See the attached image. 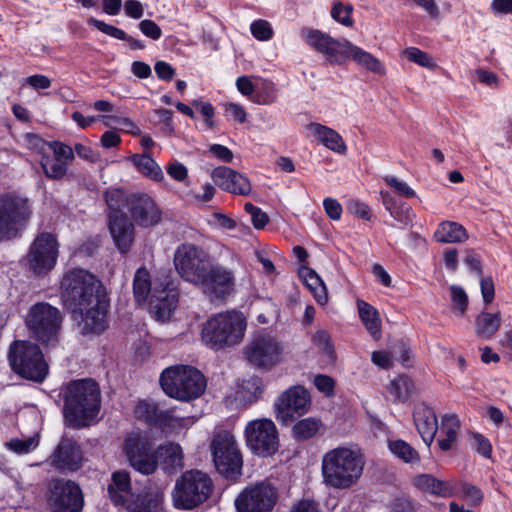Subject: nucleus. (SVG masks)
I'll use <instances>...</instances> for the list:
<instances>
[{"mask_svg":"<svg viewBox=\"0 0 512 512\" xmlns=\"http://www.w3.org/2000/svg\"><path fill=\"white\" fill-rule=\"evenodd\" d=\"M198 285L211 297L225 299L235 291V273L232 269L222 265H209L203 276V280H201Z\"/></svg>","mask_w":512,"mask_h":512,"instance_id":"aec40b11","label":"nucleus"},{"mask_svg":"<svg viewBox=\"0 0 512 512\" xmlns=\"http://www.w3.org/2000/svg\"><path fill=\"white\" fill-rule=\"evenodd\" d=\"M311 407L309 391L302 385L291 386L283 391L274 403L277 421L288 425L306 414Z\"/></svg>","mask_w":512,"mask_h":512,"instance_id":"ddd939ff","label":"nucleus"},{"mask_svg":"<svg viewBox=\"0 0 512 512\" xmlns=\"http://www.w3.org/2000/svg\"><path fill=\"white\" fill-rule=\"evenodd\" d=\"M123 452L130 465L142 474H152L157 468V454L152 450L150 440L141 434L132 433L123 444Z\"/></svg>","mask_w":512,"mask_h":512,"instance_id":"a211bd4d","label":"nucleus"},{"mask_svg":"<svg viewBox=\"0 0 512 512\" xmlns=\"http://www.w3.org/2000/svg\"><path fill=\"white\" fill-rule=\"evenodd\" d=\"M60 291L63 304L71 311L86 303L97 302L100 296L106 295L97 277L81 268L67 270L62 277Z\"/></svg>","mask_w":512,"mask_h":512,"instance_id":"39448f33","label":"nucleus"},{"mask_svg":"<svg viewBox=\"0 0 512 512\" xmlns=\"http://www.w3.org/2000/svg\"><path fill=\"white\" fill-rule=\"evenodd\" d=\"M211 449L219 473L232 477L239 472L242 458L231 432L218 431L211 442Z\"/></svg>","mask_w":512,"mask_h":512,"instance_id":"4468645a","label":"nucleus"},{"mask_svg":"<svg viewBox=\"0 0 512 512\" xmlns=\"http://www.w3.org/2000/svg\"><path fill=\"white\" fill-rule=\"evenodd\" d=\"M434 237L441 243L463 242L468 238L466 229L457 222L445 221L439 224Z\"/></svg>","mask_w":512,"mask_h":512,"instance_id":"58836bf2","label":"nucleus"},{"mask_svg":"<svg viewBox=\"0 0 512 512\" xmlns=\"http://www.w3.org/2000/svg\"><path fill=\"white\" fill-rule=\"evenodd\" d=\"M62 312L47 302L32 305L25 316V324L33 336L45 345H54L63 322Z\"/></svg>","mask_w":512,"mask_h":512,"instance_id":"1a4fd4ad","label":"nucleus"},{"mask_svg":"<svg viewBox=\"0 0 512 512\" xmlns=\"http://www.w3.org/2000/svg\"><path fill=\"white\" fill-rule=\"evenodd\" d=\"M278 500L276 488L268 482L245 487L235 498L237 512H271Z\"/></svg>","mask_w":512,"mask_h":512,"instance_id":"dca6fc26","label":"nucleus"},{"mask_svg":"<svg viewBox=\"0 0 512 512\" xmlns=\"http://www.w3.org/2000/svg\"><path fill=\"white\" fill-rule=\"evenodd\" d=\"M128 205L132 219L139 226L151 227L161 221L162 211L148 194L131 195Z\"/></svg>","mask_w":512,"mask_h":512,"instance_id":"5701e85b","label":"nucleus"},{"mask_svg":"<svg viewBox=\"0 0 512 512\" xmlns=\"http://www.w3.org/2000/svg\"><path fill=\"white\" fill-rule=\"evenodd\" d=\"M380 198L383 206L389 212L390 216L396 221L405 225L412 222L413 213L411 208L405 203L397 201L387 191H380Z\"/></svg>","mask_w":512,"mask_h":512,"instance_id":"e433bc0d","label":"nucleus"},{"mask_svg":"<svg viewBox=\"0 0 512 512\" xmlns=\"http://www.w3.org/2000/svg\"><path fill=\"white\" fill-rule=\"evenodd\" d=\"M108 494L114 505L125 507L129 512H164L163 492L146 490L135 496L127 471H116L112 474Z\"/></svg>","mask_w":512,"mask_h":512,"instance_id":"20e7f679","label":"nucleus"},{"mask_svg":"<svg viewBox=\"0 0 512 512\" xmlns=\"http://www.w3.org/2000/svg\"><path fill=\"white\" fill-rule=\"evenodd\" d=\"M109 231L115 246L121 253H127L134 242V226L125 214L115 211L109 215Z\"/></svg>","mask_w":512,"mask_h":512,"instance_id":"393cba45","label":"nucleus"},{"mask_svg":"<svg viewBox=\"0 0 512 512\" xmlns=\"http://www.w3.org/2000/svg\"><path fill=\"white\" fill-rule=\"evenodd\" d=\"M388 448L395 457L407 464H418L420 462V455L417 450L404 440H389Z\"/></svg>","mask_w":512,"mask_h":512,"instance_id":"37998d69","label":"nucleus"},{"mask_svg":"<svg viewBox=\"0 0 512 512\" xmlns=\"http://www.w3.org/2000/svg\"><path fill=\"white\" fill-rule=\"evenodd\" d=\"M216 189L211 183H204L201 185L200 190H191L187 193V196L194 203L204 205L210 202L215 196Z\"/></svg>","mask_w":512,"mask_h":512,"instance_id":"5fc2aeb1","label":"nucleus"},{"mask_svg":"<svg viewBox=\"0 0 512 512\" xmlns=\"http://www.w3.org/2000/svg\"><path fill=\"white\" fill-rule=\"evenodd\" d=\"M213 488V481L207 473L188 470L175 481L172 503L177 509L192 510L210 498Z\"/></svg>","mask_w":512,"mask_h":512,"instance_id":"6e6552de","label":"nucleus"},{"mask_svg":"<svg viewBox=\"0 0 512 512\" xmlns=\"http://www.w3.org/2000/svg\"><path fill=\"white\" fill-rule=\"evenodd\" d=\"M251 34L259 41H268L273 37L271 24L266 20H256L250 25Z\"/></svg>","mask_w":512,"mask_h":512,"instance_id":"13d9d810","label":"nucleus"},{"mask_svg":"<svg viewBox=\"0 0 512 512\" xmlns=\"http://www.w3.org/2000/svg\"><path fill=\"white\" fill-rule=\"evenodd\" d=\"M347 210L351 214L363 220H370L371 218V211L369 206L357 199H350L347 202Z\"/></svg>","mask_w":512,"mask_h":512,"instance_id":"69168bd1","label":"nucleus"},{"mask_svg":"<svg viewBox=\"0 0 512 512\" xmlns=\"http://www.w3.org/2000/svg\"><path fill=\"white\" fill-rule=\"evenodd\" d=\"M299 276L313 294L316 302L319 305H326L328 302V292L321 277L313 269L305 266L299 269Z\"/></svg>","mask_w":512,"mask_h":512,"instance_id":"72a5a7b5","label":"nucleus"},{"mask_svg":"<svg viewBox=\"0 0 512 512\" xmlns=\"http://www.w3.org/2000/svg\"><path fill=\"white\" fill-rule=\"evenodd\" d=\"M108 306L109 300L106 294L100 296L97 302L86 303L71 311L82 335H99L105 331L108 326Z\"/></svg>","mask_w":512,"mask_h":512,"instance_id":"f3484780","label":"nucleus"},{"mask_svg":"<svg viewBox=\"0 0 512 512\" xmlns=\"http://www.w3.org/2000/svg\"><path fill=\"white\" fill-rule=\"evenodd\" d=\"M451 302L453 312L457 315H464L468 306V296L465 290L458 285L450 286Z\"/></svg>","mask_w":512,"mask_h":512,"instance_id":"8fccbe9b","label":"nucleus"},{"mask_svg":"<svg viewBox=\"0 0 512 512\" xmlns=\"http://www.w3.org/2000/svg\"><path fill=\"white\" fill-rule=\"evenodd\" d=\"M174 265L181 278L198 285L209 267V255L193 244H182L175 251Z\"/></svg>","mask_w":512,"mask_h":512,"instance_id":"f8f14e48","label":"nucleus"},{"mask_svg":"<svg viewBox=\"0 0 512 512\" xmlns=\"http://www.w3.org/2000/svg\"><path fill=\"white\" fill-rule=\"evenodd\" d=\"M193 424L194 419L192 417H177L171 411H165L160 416L159 426L169 432L179 433Z\"/></svg>","mask_w":512,"mask_h":512,"instance_id":"c03bdc74","label":"nucleus"},{"mask_svg":"<svg viewBox=\"0 0 512 512\" xmlns=\"http://www.w3.org/2000/svg\"><path fill=\"white\" fill-rule=\"evenodd\" d=\"M49 501L55 512H80L83 507L81 490L71 481L53 482Z\"/></svg>","mask_w":512,"mask_h":512,"instance_id":"412c9836","label":"nucleus"},{"mask_svg":"<svg viewBox=\"0 0 512 512\" xmlns=\"http://www.w3.org/2000/svg\"><path fill=\"white\" fill-rule=\"evenodd\" d=\"M64 416L76 427L85 426L93 420L100 409V389L91 379L75 380L63 390Z\"/></svg>","mask_w":512,"mask_h":512,"instance_id":"f03ea898","label":"nucleus"},{"mask_svg":"<svg viewBox=\"0 0 512 512\" xmlns=\"http://www.w3.org/2000/svg\"><path fill=\"white\" fill-rule=\"evenodd\" d=\"M58 257V242L50 233H40L32 242L27 254L29 268L37 274L54 268Z\"/></svg>","mask_w":512,"mask_h":512,"instance_id":"6ab92c4d","label":"nucleus"},{"mask_svg":"<svg viewBox=\"0 0 512 512\" xmlns=\"http://www.w3.org/2000/svg\"><path fill=\"white\" fill-rule=\"evenodd\" d=\"M312 341L330 360L335 358L334 345L328 332L324 330L317 331L313 335Z\"/></svg>","mask_w":512,"mask_h":512,"instance_id":"6e6d98bb","label":"nucleus"},{"mask_svg":"<svg viewBox=\"0 0 512 512\" xmlns=\"http://www.w3.org/2000/svg\"><path fill=\"white\" fill-rule=\"evenodd\" d=\"M68 165V163L49 155H44L41 160V166L45 175L52 179H60L64 177L67 172Z\"/></svg>","mask_w":512,"mask_h":512,"instance_id":"49530a36","label":"nucleus"},{"mask_svg":"<svg viewBox=\"0 0 512 512\" xmlns=\"http://www.w3.org/2000/svg\"><path fill=\"white\" fill-rule=\"evenodd\" d=\"M414 485L423 492L440 497L455 495V487L452 483L435 478L430 474H420L413 479Z\"/></svg>","mask_w":512,"mask_h":512,"instance_id":"2f4dec72","label":"nucleus"},{"mask_svg":"<svg viewBox=\"0 0 512 512\" xmlns=\"http://www.w3.org/2000/svg\"><path fill=\"white\" fill-rule=\"evenodd\" d=\"M178 302V292L172 283L155 284L153 295L150 300V307L158 321H167Z\"/></svg>","mask_w":512,"mask_h":512,"instance_id":"b1692460","label":"nucleus"},{"mask_svg":"<svg viewBox=\"0 0 512 512\" xmlns=\"http://www.w3.org/2000/svg\"><path fill=\"white\" fill-rule=\"evenodd\" d=\"M156 454L161 459L163 469L166 471L181 469L184 466L183 452L179 444L168 443L160 446Z\"/></svg>","mask_w":512,"mask_h":512,"instance_id":"4c0bfd02","label":"nucleus"},{"mask_svg":"<svg viewBox=\"0 0 512 512\" xmlns=\"http://www.w3.org/2000/svg\"><path fill=\"white\" fill-rule=\"evenodd\" d=\"M341 55L342 58L337 62L338 65L344 64L350 59L365 70L379 75L385 74V67L379 59L348 40H344Z\"/></svg>","mask_w":512,"mask_h":512,"instance_id":"bb28decb","label":"nucleus"},{"mask_svg":"<svg viewBox=\"0 0 512 512\" xmlns=\"http://www.w3.org/2000/svg\"><path fill=\"white\" fill-rule=\"evenodd\" d=\"M323 424L316 417H307L296 422L292 427V436L296 440H308L314 437Z\"/></svg>","mask_w":512,"mask_h":512,"instance_id":"79ce46f5","label":"nucleus"},{"mask_svg":"<svg viewBox=\"0 0 512 512\" xmlns=\"http://www.w3.org/2000/svg\"><path fill=\"white\" fill-rule=\"evenodd\" d=\"M265 385L263 379L253 375L243 380L235 394V400L239 406H248L258 401L264 393Z\"/></svg>","mask_w":512,"mask_h":512,"instance_id":"7c9ffc66","label":"nucleus"},{"mask_svg":"<svg viewBox=\"0 0 512 512\" xmlns=\"http://www.w3.org/2000/svg\"><path fill=\"white\" fill-rule=\"evenodd\" d=\"M128 160L142 176L155 182L164 180V173L161 167L149 154H133L128 157Z\"/></svg>","mask_w":512,"mask_h":512,"instance_id":"473e14b6","label":"nucleus"},{"mask_svg":"<svg viewBox=\"0 0 512 512\" xmlns=\"http://www.w3.org/2000/svg\"><path fill=\"white\" fill-rule=\"evenodd\" d=\"M50 463L57 469L78 470L82 463V452L72 440L62 439L51 455Z\"/></svg>","mask_w":512,"mask_h":512,"instance_id":"cd10ccee","label":"nucleus"},{"mask_svg":"<svg viewBox=\"0 0 512 512\" xmlns=\"http://www.w3.org/2000/svg\"><path fill=\"white\" fill-rule=\"evenodd\" d=\"M365 464V455L357 444L339 445L322 457L323 484L332 489H349L361 479Z\"/></svg>","mask_w":512,"mask_h":512,"instance_id":"f257e3e1","label":"nucleus"},{"mask_svg":"<svg viewBox=\"0 0 512 512\" xmlns=\"http://www.w3.org/2000/svg\"><path fill=\"white\" fill-rule=\"evenodd\" d=\"M247 320L242 312L228 310L209 317L202 326L201 338L213 350L232 347L242 342Z\"/></svg>","mask_w":512,"mask_h":512,"instance_id":"7ed1b4c3","label":"nucleus"},{"mask_svg":"<svg viewBox=\"0 0 512 512\" xmlns=\"http://www.w3.org/2000/svg\"><path fill=\"white\" fill-rule=\"evenodd\" d=\"M306 130L310 136L327 149L340 155L346 154L347 146L336 130L316 122L309 123Z\"/></svg>","mask_w":512,"mask_h":512,"instance_id":"c85d7f7f","label":"nucleus"},{"mask_svg":"<svg viewBox=\"0 0 512 512\" xmlns=\"http://www.w3.org/2000/svg\"><path fill=\"white\" fill-rule=\"evenodd\" d=\"M87 23L89 25H92L94 26L95 28H97L99 31H101L102 33L106 34V35H109L113 38H116V39H127V34L125 33V31L115 27V26H112V25H109L101 20H98V19H95L93 17H90L87 19Z\"/></svg>","mask_w":512,"mask_h":512,"instance_id":"052dcab7","label":"nucleus"},{"mask_svg":"<svg viewBox=\"0 0 512 512\" xmlns=\"http://www.w3.org/2000/svg\"><path fill=\"white\" fill-rule=\"evenodd\" d=\"M404 55L406 58L418 64L421 67L434 70L437 68V64L434 59L427 54L426 52L416 48V47H408L404 50Z\"/></svg>","mask_w":512,"mask_h":512,"instance_id":"09e8293b","label":"nucleus"},{"mask_svg":"<svg viewBox=\"0 0 512 512\" xmlns=\"http://www.w3.org/2000/svg\"><path fill=\"white\" fill-rule=\"evenodd\" d=\"M160 285V283H154L151 282V277L149 271L145 267L139 268L134 275L133 279V293L135 300L141 304L144 303L149 294L151 293V296L153 295L154 286ZM161 284H163L161 282Z\"/></svg>","mask_w":512,"mask_h":512,"instance_id":"a19ab883","label":"nucleus"},{"mask_svg":"<svg viewBox=\"0 0 512 512\" xmlns=\"http://www.w3.org/2000/svg\"><path fill=\"white\" fill-rule=\"evenodd\" d=\"M414 423L421 438L430 446L438 431L437 417L433 409L419 406L414 412Z\"/></svg>","mask_w":512,"mask_h":512,"instance_id":"c756f323","label":"nucleus"},{"mask_svg":"<svg viewBox=\"0 0 512 512\" xmlns=\"http://www.w3.org/2000/svg\"><path fill=\"white\" fill-rule=\"evenodd\" d=\"M135 415L147 423L159 425L160 416L165 411L158 410L155 404L147 401H139L135 406Z\"/></svg>","mask_w":512,"mask_h":512,"instance_id":"de8ad7c7","label":"nucleus"},{"mask_svg":"<svg viewBox=\"0 0 512 512\" xmlns=\"http://www.w3.org/2000/svg\"><path fill=\"white\" fill-rule=\"evenodd\" d=\"M50 147L53 152V157L60 159L68 164L73 161L74 151L70 146L60 142H53L50 144Z\"/></svg>","mask_w":512,"mask_h":512,"instance_id":"0e129e2a","label":"nucleus"},{"mask_svg":"<svg viewBox=\"0 0 512 512\" xmlns=\"http://www.w3.org/2000/svg\"><path fill=\"white\" fill-rule=\"evenodd\" d=\"M87 23L89 25H92L94 26L95 28H97L99 31H101L102 33L106 34V35H109L113 38H116V39H127V34L125 33V31L115 27V26H112V25H109L101 20H98V19H95L93 17H90L87 19Z\"/></svg>","mask_w":512,"mask_h":512,"instance_id":"bf43d9fd","label":"nucleus"},{"mask_svg":"<svg viewBox=\"0 0 512 512\" xmlns=\"http://www.w3.org/2000/svg\"><path fill=\"white\" fill-rule=\"evenodd\" d=\"M385 183L390 186L397 194L405 198H411L416 195V192L413 188L409 186V184L399 179L394 175H387L384 177Z\"/></svg>","mask_w":512,"mask_h":512,"instance_id":"4d7b16f0","label":"nucleus"},{"mask_svg":"<svg viewBox=\"0 0 512 512\" xmlns=\"http://www.w3.org/2000/svg\"><path fill=\"white\" fill-rule=\"evenodd\" d=\"M314 385L325 396H331L334 390V380L323 374H318L314 377Z\"/></svg>","mask_w":512,"mask_h":512,"instance_id":"774afa93","label":"nucleus"},{"mask_svg":"<svg viewBox=\"0 0 512 512\" xmlns=\"http://www.w3.org/2000/svg\"><path fill=\"white\" fill-rule=\"evenodd\" d=\"M456 493H459V496L472 506L479 505L484 497L482 491L478 487L468 483L461 484L459 490H455V494Z\"/></svg>","mask_w":512,"mask_h":512,"instance_id":"864d4df0","label":"nucleus"},{"mask_svg":"<svg viewBox=\"0 0 512 512\" xmlns=\"http://www.w3.org/2000/svg\"><path fill=\"white\" fill-rule=\"evenodd\" d=\"M168 175L178 182H185L188 178V169L179 161L170 162L166 167Z\"/></svg>","mask_w":512,"mask_h":512,"instance_id":"338daca9","label":"nucleus"},{"mask_svg":"<svg viewBox=\"0 0 512 512\" xmlns=\"http://www.w3.org/2000/svg\"><path fill=\"white\" fill-rule=\"evenodd\" d=\"M300 36L307 45L323 54L329 63L337 64L342 58L344 40H336L320 30L311 28H302Z\"/></svg>","mask_w":512,"mask_h":512,"instance_id":"4be33fe9","label":"nucleus"},{"mask_svg":"<svg viewBox=\"0 0 512 512\" xmlns=\"http://www.w3.org/2000/svg\"><path fill=\"white\" fill-rule=\"evenodd\" d=\"M471 445L474 450L485 458H490L492 452V446L490 441L479 433L471 435Z\"/></svg>","mask_w":512,"mask_h":512,"instance_id":"e2e57ef3","label":"nucleus"},{"mask_svg":"<svg viewBox=\"0 0 512 512\" xmlns=\"http://www.w3.org/2000/svg\"><path fill=\"white\" fill-rule=\"evenodd\" d=\"M159 381L167 396L180 401L194 400L206 389L202 373L188 365H174L164 369Z\"/></svg>","mask_w":512,"mask_h":512,"instance_id":"423d86ee","label":"nucleus"},{"mask_svg":"<svg viewBox=\"0 0 512 512\" xmlns=\"http://www.w3.org/2000/svg\"><path fill=\"white\" fill-rule=\"evenodd\" d=\"M208 224L219 230H233L236 227V222L221 212H214L208 219Z\"/></svg>","mask_w":512,"mask_h":512,"instance_id":"680f3d73","label":"nucleus"},{"mask_svg":"<svg viewBox=\"0 0 512 512\" xmlns=\"http://www.w3.org/2000/svg\"><path fill=\"white\" fill-rule=\"evenodd\" d=\"M247 446L259 456L273 455L279 447L278 431L274 422L267 418L251 420L245 430Z\"/></svg>","mask_w":512,"mask_h":512,"instance_id":"2eb2a0df","label":"nucleus"},{"mask_svg":"<svg viewBox=\"0 0 512 512\" xmlns=\"http://www.w3.org/2000/svg\"><path fill=\"white\" fill-rule=\"evenodd\" d=\"M413 391V383L406 376H399L388 385V393L395 402L405 401Z\"/></svg>","mask_w":512,"mask_h":512,"instance_id":"a18cd8bd","label":"nucleus"},{"mask_svg":"<svg viewBox=\"0 0 512 512\" xmlns=\"http://www.w3.org/2000/svg\"><path fill=\"white\" fill-rule=\"evenodd\" d=\"M31 214L28 198L16 194L0 196V241L16 237Z\"/></svg>","mask_w":512,"mask_h":512,"instance_id":"9b49d317","label":"nucleus"},{"mask_svg":"<svg viewBox=\"0 0 512 512\" xmlns=\"http://www.w3.org/2000/svg\"><path fill=\"white\" fill-rule=\"evenodd\" d=\"M39 445V436L34 435L26 439L15 438L10 440L8 447L17 454H27L35 450Z\"/></svg>","mask_w":512,"mask_h":512,"instance_id":"603ef678","label":"nucleus"},{"mask_svg":"<svg viewBox=\"0 0 512 512\" xmlns=\"http://www.w3.org/2000/svg\"><path fill=\"white\" fill-rule=\"evenodd\" d=\"M212 178L220 189L232 194L248 195L252 189L246 176L228 167L214 169Z\"/></svg>","mask_w":512,"mask_h":512,"instance_id":"a878e982","label":"nucleus"},{"mask_svg":"<svg viewBox=\"0 0 512 512\" xmlns=\"http://www.w3.org/2000/svg\"><path fill=\"white\" fill-rule=\"evenodd\" d=\"M356 306L358 315L369 334L379 339L381 334V319L378 311L364 300L357 299Z\"/></svg>","mask_w":512,"mask_h":512,"instance_id":"c9c22d12","label":"nucleus"},{"mask_svg":"<svg viewBox=\"0 0 512 512\" xmlns=\"http://www.w3.org/2000/svg\"><path fill=\"white\" fill-rule=\"evenodd\" d=\"M243 354L251 367L267 372L283 364L288 357L285 343L270 332L254 334L244 347Z\"/></svg>","mask_w":512,"mask_h":512,"instance_id":"0eeeda50","label":"nucleus"},{"mask_svg":"<svg viewBox=\"0 0 512 512\" xmlns=\"http://www.w3.org/2000/svg\"><path fill=\"white\" fill-rule=\"evenodd\" d=\"M460 421L454 414L445 415L441 419L438 445L442 451L450 450L457 441Z\"/></svg>","mask_w":512,"mask_h":512,"instance_id":"f704fd0d","label":"nucleus"},{"mask_svg":"<svg viewBox=\"0 0 512 512\" xmlns=\"http://www.w3.org/2000/svg\"><path fill=\"white\" fill-rule=\"evenodd\" d=\"M353 6L351 4H343L335 2L331 10L332 18L346 27H352L354 21L351 17Z\"/></svg>","mask_w":512,"mask_h":512,"instance_id":"3c124183","label":"nucleus"},{"mask_svg":"<svg viewBox=\"0 0 512 512\" xmlns=\"http://www.w3.org/2000/svg\"><path fill=\"white\" fill-rule=\"evenodd\" d=\"M501 325L500 313H480L475 320V333L481 339H491Z\"/></svg>","mask_w":512,"mask_h":512,"instance_id":"ea45409f","label":"nucleus"},{"mask_svg":"<svg viewBox=\"0 0 512 512\" xmlns=\"http://www.w3.org/2000/svg\"><path fill=\"white\" fill-rule=\"evenodd\" d=\"M9 361L17 374L29 380L41 382L48 374V365L34 343L15 341L10 348Z\"/></svg>","mask_w":512,"mask_h":512,"instance_id":"9d476101","label":"nucleus"}]
</instances>
